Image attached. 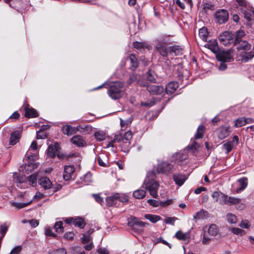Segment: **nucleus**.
Listing matches in <instances>:
<instances>
[{
    "instance_id": "nucleus-1",
    "label": "nucleus",
    "mask_w": 254,
    "mask_h": 254,
    "mask_svg": "<svg viewBox=\"0 0 254 254\" xmlns=\"http://www.w3.org/2000/svg\"><path fill=\"white\" fill-rule=\"evenodd\" d=\"M124 83L122 82L112 83L108 90L109 96L114 100L121 98L124 93Z\"/></svg>"
},
{
    "instance_id": "nucleus-2",
    "label": "nucleus",
    "mask_w": 254,
    "mask_h": 254,
    "mask_svg": "<svg viewBox=\"0 0 254 254\" xmlns=\"http://www.w3.org/2000/svg\"><path fill=\"white\" fill-rule=\"evenodd\" d=\"M142 187L149 192L150 195L154 198L158 197L157 191L159 187V183L154 179L147 176L144 180Z\"/></svg>"
},
{
    "instance_id": "nucleus-3",
    "label": "nucleus",
    "mask_w": 254,
    "mask_h": 254,
    "mask_svg": "<svg viewBox=\"0 0 254 254\" xmlns=\"http://www.w3.org/2000/svg\"><path fill=\"white\" fill-rule=\"evenodd\" d=\"M146 224H148L139 220L138 218L133 216H131L128 219V226L134 232L138 233L143 231Z\"/></svg>"
},
{
    "instance_id": "nucleus-4",
    "label": "nucleus",
    "mask_w": 254,
    "mask_h": 254,
    "mask_svg": "<svg viewBox=\"0 0 254 254\" xmlns=\"http://www.w3.org/2000/svg\"><path fill=\"white\" fill-rule=\"evenodd\" d=\"M220 43L224 46H228L232 43H234V35L229 31H225L219 36Z\"/></svg>"
},
{
    "instance_id": "nucleus-5",
    "label": "nucleus",
    "mask_w": 254,
    "mask_h": 254,
    "mask_svg": "<svg viewBox=\"0 0 254 254\" xmlns=\"http://www.w3.org/2000/svg\"><path fill=\"white\" fill-rule=\"evenodd\" d=\"M214 17L217 23L223 24L227 21L229 18V14L226 10L219 9L216 12Z\"/></svg>"
},
{
    "instance_id": "nucleus-6",
    "label": "nucleus",
    "mask_w": 254,
    "mask_h": 254,
    "mask_svg": "<svg viewBox=\"0 0 254 254\" xmlns=\"http://www.w3.org/2000/svg\"><path fill=\"white\" fill-rule=\"evenodd\" d=\"M219 61L221 62H230L233 59V55L230 50L219 51L216 55Z\"/></svg>"
},
{
    "instance_id": "nucleus-7",
    "label": "nucleus",
    "mask_w": 254,
    "mask_h": 254,
    "mask_svg": "<svg viewBox=\"0 0 254 254\" xmlns=\"http://www.w3.org/2000/svg\"><path fill=\"white\" fill-rule=\"evenodd\" d=\"M147 91L152 94L159 95L164 91V87L161 85H157L155 84L146 85Z\"/></svg>"
},
{
    "instance_id": "nucleus-8",
    "label": "nucleus",
    "mask_w": 254,
    "mask_h": 254,
    "mask_svg": "<svg viewBox=\"0 0 254 254\" xmlns=\"http://www.w3.org/2000/svg\"><path fill=\"white\" fill-rule=\"evenodd\" d=\"M173 165L167 162H163L158 165L157 170L159 173L167 174L171 172Z\"/></svg>"
},
{
    "instance_id": "nucleus-9",
    "label": "nucleus",
    "mask_w": 254,
    "mask_h": 254,
    "mask_svg": "<svg viewBox=\"0 0 254 254\" xmlns=\"http://www.w3.org/2000/svg\"><path fill=\"white\" fill-rule=\"evenodd\" d=\"M172 178L175 184L179 186H182L188 179V176L182 173L175 174Z\"/></svg>"
},
{
    "instance_id": "nucleus-10",
    "label": "nucleus",
    "mask_w": 254,
    "mask_h": 254,
    "mask_svg": "<svg viewBox=\"0 0 254 254\" xmlns=\"http://www.w3.org/2000/svg\"><path fill=\"white\" fill-rule=\"evenodd\" d=\"M236 48L240 53L241 52L248 51L251 49V45L246 40L240 41L238 43H234Z\"/></svg>"
},
{
    "instance_id": "nucleus-11",
    "label": "nucleus",
    "mask_w": 254,
    "mask_h": 254,
    "mask_svg": "<svg viewBox=\"0 0 254 254\" xmlns=\"http://www.w3.org/2000/svg\"><path fill=\"white\" fill-rule=\"evenodd\" d=\"M74 171L75 168L73 166H65L64 167V172L63 174L64 179L66 181L70 180L71 178Z\"/></svg>"
},
{
    "instance_id": "nucleus-12",
    "label": "nucleus",
    "mask_w": 254,
    "mask_h": 254,
    "mask_svg": "<svg viewBox=\"0 0 254 254\" xmlns=\"http://www.w3.org/2000/svg\"><path fill=\"white\" fill-rule=\"evenodd\" d=\"M80 128L81 127L80 126L77 127H73L70 125H65L63 127L62 130L64 134L71 135L79 130Z\"/></svg>"
},
{
    "instance_id": "nucleus-13",
    "label": "nucleus",
    "mask_w": 254,
    "mask_h": 254,
    "mask_svg": "<svg viewBox=\"0 0 254 254\" xmlns=\"http://www.w3.org/2000/svg\"><path fill=\"white\" fill-rule=\"evenodd\" d=\"M132 45L135 49L140 51H144L145 49L150 50L152 49V47L145 42H140L136 41L133 43Z\"/></svg>"
},
{
    "instance_id": "nucleus-14",
    "label": "nucleus",
    "mask_w": 254,
    "mask_h": 254,
    "mask_svg": "<svg viewBox=\"0 0 254 254\" xmlns=\"http://www.w3.org/2000/svg\"><path fill=\"white\" fill-rule=\"evenodd\" d=\"M155 49L160 53V54L164 57H166L168 55V52H169V47L167 48L164 44L158 42L155 47Z\"/></svg>"
},
{
    "instance_id": "nucleus-15",
    "label": "nucleus",
    "mask_w": 254,
    "mask_h": 254,
    "mask_svg": "<svg viewBox=\"0 0 254 254\" xmlns=\"http://www.w3.org/2000/svg\"><path fill=\"white\" fill-rule=\"evenodd\" d=\"M60 148V145L58 143H55L54 145H50L47 150L48 155L51 157L54 158Z\"/></svg>"
},
{
    "instance_id": "nucleus-16",
    "label": "nucleus",
    "mask_w": 254,
    "mask_h": 254,
    "mask_svg": "<svg viewBox=\"0 0 254 254\" xmlns=\"http://www.w3.org/2000/svg\"><path fill=\"white\" fill-rule=\"evenodd\" d=\"M237 182L239 184V187L236 189V192L239 193L244 190L247 187L248 178L244 177L238 180Z\"/></svg>"
},
{
    "instance_id": "nucleus-17",
    "label": "nucleus",
    "mask_w": 254,
    "mask_h": 254,
    "mask_svg": "<svg viewBox=\"0 0 254 254\" xmlns=\"http://www.w3.org/2000/svg\"><path fill=\"white\" fill-rule=\"evenodd\" d=\"M179 86L178 83L175 81L169 82L166 86L165 91L167 94H172L175 92Z\"/></svg>"
},
{
    "instance_id": "nucleus-18",
    "label": "nucleus",
    "mask_w": 254,
    "mask_h": 254,
    "mask_svg": "<svg viewBox=\"0 0 254 254\" xmlns=\"http://www.w3.org/2000/svg\"><path fill=\"white\" fill-rule=\"evenodd\" d=\"M240 54L241 61L244 63L248 62L249 60L252 59L254 57V51H250L249 52L247 51L241 52Z\"/></svg>"
},
{
    "instance_id": "nucleus-19",
    "label": "nucleus",
    "mask_w": 254,
    "mask_h": 254,
    "mask_svg": "<svg viewBox=\"0 0 254 254\" xmlns=\"http://www.w3.org/2000/svg\"><path fill=\"white\" fill-rule=\"evenodd\" d=\"M72 143L78 147L84 146L86 142L80 135H75L71 139Z\"/></svg>"
},
{
    "instance_id": "nucleus-20",
    "label": "nucleus",
    "mask_w": 254,
    "mask_h": 254,
    "mask_svg": "<svg viewBox=\"0 0 254 254\" xmlns=\"http://www.w3.org/2000/svg\"><path fill=\"white\" fill-rule=\"evenodd\" d=\"M20 137V133L19 130H16L11 133L9 144L13 145L18 142Z\"/></svg>"
},
{
    "instance_id": "nucleus-21",
    "label": "nucleus",
    "mask_w": 254,
    "mask_h": 254,
    "mask_svg": "<svg viewBox=\"0 0 254 254\" xmlns=\"http://www.w3.org/2000/svg\"><path fill=\"white\" fill-rule=\"evenodd\" d=\"M39 184L45 189H49L52 187V183L47 177L41 178L39 180Z\"/></svg>"
},
{
    "instance_id": "nucleus-22",
    "label": "nucleus",
    "mask_w": 254,
    "mask_h": 254,
    "mask_svg": "<svg viewBox=\"0 0 254 254\" xmlns=\"http://www.w3.org/2000/svg\"><path fill=\"white\" fill-rule=\"evenodd\" d=\"M208 215V213L207 211L202 209L193 215V217L194 220L197 221V220L206 219Z\"/></svg>"
},
{
    "instance_id": "nucleus-23",
    "label": "nucleus",
    "mask_w": 254,
    "mask_h": 254,
    "mask_svg": "<svg viewBox=\"0 0 254 254\" xmlns=\"http://www.w3.org/2000/svg\"><path fill=\"white\" fill-rule=\"evenodd\" d=\"M117 197H118V193L107 197L106 199L107 205L108 206H111L116 204L118 201Z\"/></svg>"
},
{
    "instance_id": "nucleus-24",
    "label": "nucleus",
    "mask_w": 254,
    "mask_h": 254,
    "mask_svg": "<svg viewBox=\"0 0 254 254\" xmlns=\"http://www.w3.org/2000/svg\"><path fill=\"white\" fill-rule=\"evenodd\" d=\"M207 234L212 236H216L218 232V229L215 224H211L207 229Z\"/></svg>"
},
{
    "instance_id": "nucleus-25",
    "label": "nucleus",
    "mask_w": 254,
    "mask_h": 254,
    "mask_svg": "<svg viewBox=\"0 0 254 254\" xmlns=\"http://www.w3.org/2000/svg\"><path fill=\"white\" fill-rule=\"evenodd\" d=\"M208 48L216 55L220 51L216 40H213L207 44Z\"/></svg>"
},
{
    "instance_id": "nucleus-26",
    "label": "nucleus",
    "mask_w": 254,
    "mask_h": 254,
    "mask_svg": "<svg viewBox=\"0 0 254 254\" xmlns=\"http://www.w3.org/2000/svg\"><path fill=\"white\" fill-rule=\"evenodd\" d=\"M25 116L28 118H34L38 116V114L36 110L33 108H29L27 106L25 107Z\"/></svg>"
},
{
    "instance_id": "nucleus-27",
    "label": "nucleus",
    "mask_w": 254,
    "mask_h": 254,
    "mask_svg": "<svg viewBox=\"0 0 254 254\" xmlns=\"http://www.w3.org/2000/svg\"><path fill=\"white\" fill-rule=\"evenodd\" d=\"M129 59L131 63V69L133 70H135L138 67V62L136 57L133 54H131L127 58Z\"/></svg>"
},
{
    "instance_id": "nucleus-28",
    "label": "nucleus",
    "mask_w": 254,
    "mask_h": 254,
    "mask_svg": "<svg viewBox=\"0 0 254 254\" xmlns=\"http://www.w3.org/2000/svg\"><path fill=\"white\" fill-rule=\"evenodd\" d=\"M146 193L145 190L138 189L133 192V196L136 199H142L145 196Z\"/></svg>"
},
{
    "instance_id": "nucleus-29",
    "label": "nucleus",
    "mask_w": 254,
    "mask_h": 254,
    "mask_svg": "<svg viewBox=\"0 0 254 254\" xmlns=\"http://www.w3.org/2000/svg\"><path fill=\"white\" fill-rule=\"evenodd\" d=\"M230 132L229 127H224L221 129L219 137L220 138H224L229 135Z\"/></svg>"
},
{
    "instance_id": "nucleus-30",
    "label": "nucleus",
    "mask_w": 254,
    "mask_h": 254,
    "mask_svg": "<svg viewBox=\"0 0 254 254\" xmlns=\"http://www.w3.org/2000/svg\"><path fill=\"white\" fill-rule=\"evenodd\" d=\"M37 179L38 174L37 173L32 174L27 178V180L30 183V185L33 187L36 186Z\"/></svg>"
},
{
    "instance_id": "nucleus-31",
    "label": "nucleus",
    "mask_w": 254,
    "mask_h": 254,
    "mask_svg": "<svg viewBox=\"0 0 254 254\" xmlns=\"http://www.w3.org/2000/svg\"><path fill=\"white\" fill-rule=\"evenodd\" d=\"M145 218L153 223H155L161 220V217L160 216L150 214H146L145 215Z\"/></svg>"
},
{
    "instance_id": "nucleus-32",
    "label": "nucleus",
    "mask_w": 254,
    "mask_h": 254,
    "mask_svg": "<svg viewBox=\"0 0 254 254\" xmlns=\"http://www.w3.org/2000/svg\"><path fill=\"white\" fill-rule=\"evenodd\" d=\"M73 224L75 226L78 227L80 228H83L85 226V223L81 218H77L74 219L73 221Z\"/></svg>"
},
{
    "instance_id": "nucleus-33",
    "label": "nucleus",
    "mask_w": 254,
    "mask_h": 254,
    "mask_svg": "<svg viewBox=\"0 0 254 254\" xmlns=\"http://www.w3.org/2000/svg\"><path fill=\"white\" fill-rule=\"evenodd\" d=\"M199 36L201 38V39L205 41H207V38L208 35V31L207 29L203 27L199 29Z\"/></svg>"
},
{
    "instance_id": "nucleus-34",
    "label": "nucleus",
    "mask_w": 254,
    "mask_h": 254,
    "mask_svg": "<svg viewBox=\"0 0 254 254\" xmlns=\"http://www.w3.org/2000/svg\"><path fill=\"white\" fill-rule=\"evenodd\" d=\"M246 34L244 30H239L236 33L235 39L234 43H238L240 41H243L242 38L245 36Z\"/></svg>"
},
{
    "instance_id": "nucleus-35",
    "label": "nucleus",
    "mask_w": 254,
    "mask_h": 254,
    "mask_svg": "<svg viewBox=\"0 0 254 254\" xmlns=\"http://www.w3.org/2000/svg\"><path fill=\"white\" fill-rule=\"evenodd\" d=\"M94 136L97 140L101 141L106 138V133L103 131H97L94 133Z\"/></svg>"
},
{
    "instance_id": "nucleus-36",
    "label": "nucleus",
    "mask_w": 254,
    "mask_h": 254,
    "mask_svg": "<svg viewBox=\"0 0 254 254\" xmlns=\"http://www.w3.org/2000/svg\"><path fill=\"white\" fill-rule=\"evenodd\" d=\"M240 201H241V199L240 198L235 197L228 196L227 204L228 205H236V204H238L239 202H240Z\"/></svg>"
},
{
    "instance_id": "nucleus-37",
    "label": "nucleus",
    "mask_w": 254,
    "mask_h": 254,
    "mask_svg": "<svg viewBox=\"0 0 254 254\" xmlns=\"http://www.w3.org/2000/svg\"><path fill=\"white\" fill-rule=\"evenodd\" d=\"M204 128L205 127L204 126L200 125L198 127L197 132L195 135V139H199L203 137Z\"/></svg>"
},
{
    "instance_id": "nucleus-38",
    "label": "nucleus",
    "mask_w": 254,
    "mask_h": 254,
    "mask_svg": "<svg viewBox=\"0 0 254 254\" xmlns=\"http://www.w3.org/2000/svg\"><path fill=\"white\" fill-rule=\"evenodd\" d=\"M132 137V132L130 131L126 132L123 136V142L129 144L130 141Z\"/></svg>"
},
{
    "instance_id": "nucleus-39",
    "label": "nucleus",
    "mask_w": 254,
    "mask_h": 254,
    "mask_svg": "<svg viewBox=\"0 0 254 254\" xmlns=\"http://www.w3.org/2000/svg\"><path fill=\"white\" fill-rule=\"evenodd\" d=\"M223 148L226 151V153L228 154L234 147L233 142L228 141L223 144Z\"/></svg>"
},
{
    "instance_id": "nucleus-40",
    "label": "nucleus",
    "mask_w": 254,
    "mask_h": 254,
    "mask_svg": "<svg viewBox=\"0 0 254 254\" xmlns=\"http://www.w3.org/2000/svg\"><path fill=\"white\" fill-rule=\"evenodd\" d=\"M63 225V223L62 221H58L56 222L54 225V228L57 233H61L64 232V227Z\"/></svg>"
},
{
    "instance_id": "nucleus-41",
    "label": "nucleus",
    "mask_w": 254,
    "mask_h": 254,
    "mask_svg": "<svg viewBox=\"0 0 254 254\" xmlns=\"http://www.w3.org/2000/svg\"><path fill=\"white\" fill-rule=\"evenodd\" d=\"M228 197L227 195L221 192L217 202H218L221 204H227Z\"/></svg>"
},
{
    "instance_id": "nucleus-42",
    "label": "nucleus",
    "mask_w": 254,
    "mask_h": 254,
    "mask_svg": "<svg viewBox=\"0 0 254 254\" xmlns=\"http://www.w3.org/2000/svg\"><path fill=\"white\" fill-rule=\"evenodd\" d=\"M10 203L12 206H14L18 209H21L30 204L31 203V201L28 203H21L15 202H12Z\"/></svg>"
},
{
    "instance_id": "nucleus-43",
    "label": "nucleus",
    "mask_w": 254,
    "mask_h": 254,
    "mask_svg": "<svg viewBox=\"0 0 254 254\" xmlns=\"http://www.w3.org/2000/svg\"><path fill=\"white\" fill-rule=\"evenodd\" d=\"M227 220L228 222L230 224H234L237 222V219L236 216L232 213L227 214Z\"/></svg>"
},
{
    "instance_id": "nucleus-44",
    "label": "nucleus",
    "mask_w": 254,
    "mask_h": 254,
    "mask_svg": "<svg viewBox=\"0 0 254 254\" xmlns=\"http://www.w3.org/2000/svg\"><path fill=\"white\" fill-rule=\"evenodd\" d=\"M246 125L245 118H240L237 119L235 122V126L237 127H241Z\"/></svg>"
},
{
    "instance_id": "nucleus-45",
    "label": "nucleus",
    "mask_w": 254,
    "mask_h": 254,
    "mask_svg": "<svg viewBox=\"0 0 254 254\" xmlns=\"http://www.w3.org/2000/svg\"><path fill=\"white\" fill-rule=\"evenodd\" d=\"M8 227L6 225L5 223H4L0 226V233L1 234V237L0 238V242L2 239L3 237L5 235V233H6L7 230H8Z\"/></svg>"
},
{
    "instance_id": "nucleus-46",
    "label": "nucleus",
    "mask_w": 254,
    "mask_h": 254,
    "mask_svg": "<svg viewBox=\"0 0 254 254\" xmlns=\"http://www.w3.org/2000/svg\"><path fill=\"white\" fill-rule=\"evenodd\" d=\"M155 73L153 71L151 70H149L147 73L146 78L147 80L152 82H155V78L154 77Z\"/></svg>"
},
{
    "instance_id": "nucleus-47",
    "label": "nucleus",
    "mask_w": 254,
    "mask_h": 254,
    "mask_svg": "<svg viewBox=\"0 0 254 254\" xmlns=\"http://www.w3.org/2000/svg\"><path fill=\"white\" fill-rule=\"evenodd\" d=\"M16 183H17V187L21 188L23 187H25L26 183L24 178L23 177H17Z\"/></svg>"
},
{
    "instance_id": "nucleus-48",
    "label": "nucleus",
    "mask_w": 254,
    "mask_h": 254,
    "mask_svg": "<svg viewBox=\"0 0 254 254\" xmlns=\"http://www.w3.org/2000/svg\"><path fill=\"white\" fill-rule=\"evenodd\" d=\"M176 238L180 240H186L187 239V234L181 231H178L175 235Z\"/></svg>"
},
{
    "instance_id": "nucleus-49",
    "label": "nucleus",
    "mask_w": 254,
    "mask_h": 254,
    "mask_svg": "<svg viewBox=\"0 0 254 254\" xmlns=\"http://www.w3.org/2000/svg\"><path fill=\"white\" fill-rule=\"evenodd\" d=\"M118 200L122 202H127L128 201V197L125 194L118 193V197H117Z\"/></svg>"
},
{
    "instance_id": "nucleus-50",
    "label": "nucleus",
    "mask_w": 254,
    "mask_h": 254,
    "mask_svg": "<svg viewBox=\"0 0 254 254\" xmlns=\"http://www.w3.org/2000/svg\"><path fill=\"white\" fill-rule=\"evenodd\" d=\"M169 52H173L175 55H179L181 52V49L179 46L170 47Z\"/></svg>"
},
{
    "instance_id": "nucleus-51",
    "label": "nucleus",
    "mask_w": 254,
    "mask_h": 254,
    "mask_svg": "<svg viewBox=\"0 0 254 254\" xmlns=\"http://www.w3.org/2000/svg\"><path fill=\"white\" fill-rule=\"evenodd\" d=\"M49 254H66V251L65 249L61 248L52 250L49 252Z\"/></svg>"
},
{
    "instance_id": "nucleus-52",
    "label": "nucleus",
    "mask_w": 254,
    "mask_h": 254,
    "mask_svg": "<svg viewBox=\"0 0 254 254\" xmlns=\"http://www.w3.org/2000/svg\"><path fill=\"white\" fill-rule=\"evenodd\" d=\"M231 231L236 235H243L245 234V231L239 228H232Z\"/></svg>"
},
{
    "instance_id": "nucleus-53",
    "label": "nucleus",
    "mask_w": 254,
    "mask_h": 254,
    "mask_svg": "<svg viewBox=\"0 0 254 254\" xmlns=\"http://www.w3.org/2000/svg\"><path fill=\"white\" fill-rule=\"evenodd\" d=\"M199 147V144L196 142H194L191 146H188L189 150L191 151L193 153L196 152L197 148Z\"/></svg>"
},
{
    "instance_id": "nucleus-54",
    "label": "nucleus",
    "mask_w": 254,
    "mask_h": 254,
    "mask_svg": "<svg viewBox=\"0 0 254 254\" xmlns=\"http://www.w3.org/2000/svg\"><path fill=\"white\" fill-rule=\"evenodd\" d=\"M177 219V218L175 217H167L164 220V222H165L167 224H171V225H174L175 221Z\"/></svg>"
},
{
    "instance_id": "nucleus-55",
    "label": "nucleus",
    "mask_w": 254,
    "mask_h": 254,
    "mask_svg": "<svg viewBox=\"0 0 254 254\" xmlns=\"http://www.w3.org/2000/svg\"><path fill=\"white\" fill-rule=\"evenodd\" d=\"M45 234L47 236H51L53 237H56L57 235L52 232V230L49 227H47L45 228Z\"/></svg>"
},
{
    "instance_id": "nucleus-56",
    "label": "nucleus",
    "mask_w": 254,
    "mask_h": 254,
    "mask_svg": "<svg viewBox=\"0 0 254 254\" xmlns=\"http://www.w3.org/2000/svg\"><path fill=\"white\" fill-rule=\"evenodd\" d=\"M113 141L116 142H120L121 141L123 142V136L121 133L117 134L115 135Z\"/></svg>"
},
{
    "instance_id": "nucleus-57",
    "label": "nucleus",
    "mask_w": 254,
    "mask_h": 254,
    "mask_svg": "<svg viewBox=\"0 0 254 254\" xmlns=\"http://www.w3.org/2000/svg\"><path fill=\"white\" fill-rule=\"evenodd\" d=\"M47 134L46 132L41 130V129L37 132V139H43L46 138Z\"/></svg>"
},
{
    "instance_id": "nucleus-58",
    "label": "nucleus",
    "mask_w": 254,
    "mask_h": 254,
    "mask_svg": "<svg viewBox=\"0 0 254 254\" xmlns=\"http://www.w3.org/2000/svg\"><path fill=\"white\" fill-rule=\"evenodd\" d=\"M22 250V247L18 246L14 247L10 252L9 254H19Z\"/></svg>"
},
{
    "instance_id": "nucleus-59",
    "label": "nucleus",
    "mask_w": 254,
    "mask_h": 254,
    "mask_svg": "<svg viewBox=\"0 0 254 254\" xmlns=\"http://www.w3.org/2000/svg\"><path fill=\"white\" fill-rule=\"evenodd\" d=\"M211 239L207 237V234L206 231H204L202 239V244L204 245L208 244L210 241Z\"/></svg>"
},
{
    "instance_id": "nucleus-60",
    "label": "nucleus",
    "mask_w": 254,
    "mask_h": 254,
    "mask_svg": "<svg viewBox=\"0 0 254 254\" xmlns=\"http://www.w3.org/2000/svg\"><path fill=\"white\" fill-rule=\"evenodd\" d=\"M203 9L206 11V10H213L214 9V5L209 3H206L203 5Z\"/></svg>"
},
{
    "instance_id": "nucleus-61",
    "label": "nucleus",
    "mask_w": 254,
    "mask_h": 254,
    "mask_svg": "<svg viewBox=\"0 0 254 254\" xmlns=\"http://www.w3.org/2000/svg\"><path fill=\"white\" fill-rule=\"evenodd\" d=\"M147 202L151 206L153 207H157L159 205V202L154 199H149L147 200Z\"/></svg>"
},
{
    "instance_id": "nucleus-62",
    "label": "nucleus",
    "mask_w": 254,
    "mask_h": 254,
    "mask_svg": "<svg viewBox=\"0 0 254 254\" xmlns=\"http://www.w3.org/2000/svg\"><path fill=\"white\" fill-rule=\"evenodd\" d=\"M221 192L218 191H214L212 194L211 196L214 199V201L217 202L218 200V198L220 196Z\"/></svg>"
},
{
    "instance_id": "nucleus-63",
    "label": "nucleus",
    "mask_w": 254,
    "mask_h": 254,
    "mask_svg": "<svg viewBox=\"0 0 254 254\" xmlns=\"http://www.w3.org/2000/svg\"><path fill=\"white\" fill-rule=\"evenodd\" d=\"M44 197V195L43 193L37 192L36 194L33 197V200L34 201H38Z\"/></svg>"
},
{
    "instance_id": "nucleus-64",
    "label": "nucleus",
    "mask_w": 254,
    "mask_h": 254,
    "mask_svg": "<svg viewBox=\"0 0 254 254\" xmlns=\"http://www.w3.org/2000/svg\"><path fill=\"white\" fill-rule=\"evenodd\" d=\"M93 196L98 203L101 204L103 202V198L98 194H93Z\"/></svg>"
}]
</instances>
